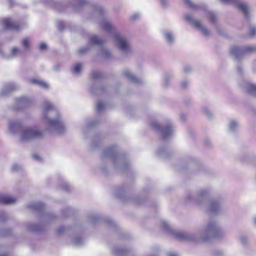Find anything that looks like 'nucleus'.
Here are the masks:
<instances>
[{
    "label": "nucleus",
    "instance_id": "nucleus-53",
    "mask_svg": "<svg viewBox=\"0 0 256 256\" xmlns=\"http://www.w3.org/2000/svg\"><path fill=\"white\" fill-rule=\"evenodd\" d=\"M32 157L34 159L36 160L40 161V156L38 154H34L32 155Z\"/></svg>",
    "mask_w": 256,
    "mask_h": 256
},
{
    "label": "nucleus",
    "instance_id": "nucleus-42",
    "mask_svg": "<svg viewBox=\"0 0 256 256\" xmlns=\"http://www.w3.org/2000/svg\"><path fill=\"white\" fill-rule=\"evenodd\" d=\"M90 91L93 94H97V91H98L100 93H102L104 91V90L103 88H96L94 87H92Z\"/></svg>",
    "mask_w": 256,
    "mask_h": 256
},
{
    "label": "nucleus",
    "instance_id": "nucleus-18",
    "mask_svg": "<svg viewBox=\"0 0 256 256\" xmlns=\"http://www.w3.org/2000/svg\"><path fill=\"white\" fill-rule=\"evenodd\" d=\"M16 202V199L14 198L6 195H0V204H14Z\"/></svg>",
    "mask_w": 256,
    "mask_h": 256
},
{
    "label": "nucleus",
    "instance_id": "nucleus-36",
    "mask_svg": "<svg viewBox=\"0 0 256 256\" xmlns=\"http://www.w3.org/2000/svg\"><path fill=\"white\" fill-rule=\"evenodd\" d=\"M105 107L104 104L102 102H98L96 104V111L98 112H101Z\"/></svg>",
    "mask_w": 256,
    "mask_h": 256
},
{
    "label": "nucleus",
    "instance_id": "nucleus-30",
    "mask_svg": "<svg viewBox=\"0 0 256 256\" xmlns=\"http://www.w3.org/2000/svg\"><path fill=\"white\" fill-rule=\"evenodd\" d=\"M100 54L107 59H110L112 58L111 52L106 48H102L100 52Z\"/></svg>",
    "mask_w": 256,
    "mask_h": 256
},
{
    "label": "nucleus",
    "instance_id": "nucleus-11",
    "mask_svg": "<svg viewBox=\"0 0 256 256\" xmlns=\"http://www.w3.org/2000/svg\"><path fill=\"white\" fill-rule=\"evenodd\" d=\"M30 100L26 96H20L14 99L12 109L16 111L21 110L30 106Z\"/></svg>",
    "mask_w": 256,
    "mask_h": 256
},
{
    "label": "nucleus",
    "instance_id": "nucleus-5",
    "mask_svg": "<svg viewBox=\"0 0 256 256\" xmlns=\"http://www.w3.org/2000/svg\"><path fill=\"white\" fill-rule=\"evenodd\" d=\"M8 128L12 134H18L22 142H28L34 139L40 138L44 136L42 131L36 128L24 126L20 122L18 121H10Z\"/></svg>",
    "mask_w": 256,
    "mask_h": 256
},
{
    "label": "nucleus",
    "instance_id": "nucleus-57",
    "mask_svg": "<svg viewBox=\"0 0 256 256\" xmlns=\"http://www.w3.org/2000/svg\"><path fill=\"white\" fill-rule=\"evenodd\" d=\"M106 222L110 225V226H114V222H112V220H110V219H108L106 220Z\"/></svg>",
    "mask_w": 256,
    "mask_h": 256
},
{
    "label": "nucleus",
    "instance_id": "nucleus-38",
    "mask_svg": "<svg viewBox=\"0 0 256 256\" xmlns=\"http://www.w3.org/2000/svg\"><path fill=\"white\" fill-rule=\"evenodd\" d=\"M60 187L62 190H64L66 192H68V191L70 190V188H71L70 186L68 184H67L66 182H64L60 186Z\"/></svg>",
    "mask_w": 256,
    "mask_h": 256
},
{
    "label": "nucleus",
    "instance_id": "nucleus-21",
    "mask_svg": "<svg viewBox=\"0 0 256 256\" xmlns=\"http://www.w3.org/2000/svg\"><path fill=\"white\" fill-rule=\"evenodd\" d=\"M239 127V124L238 121L235 120H230L229 124V130L230 132H236Z\"/></svg>",
    "mask_w": 256,
    "mask_h": 256
},
{
    "label": "nucleus",
    "instance_id": "nucleus-4",
    "mask_svg": "<svg viewBox=\"0 0 256 256\" xmlns=\"http://www.w3.org/2000/svg\"><path fill=\"white\" fill-rule=\"evenodd\" d=\"M43 119L46 124L47 129L50 132L62 134L65 130V126L60 114L50 102L44 100L42 106Z\"/></svg>",
    "mask_w": 256,
    "mask_h": 256
},
{
    "label": "nucleus",
    "instance_id": "nucleus-47",
    "mask_svg": "<svg viewBox=\"0 0 256 256\" xmlns=\"http://www.w3.org/2000/svg\"><path fill=\"white\" fill-rule=\"evenodd\" d=\"M89 50V46H86L82 48H80L78 50V52L80 54H84L86 52H88Z\"/></svg>",
    "mask_w": 256,
    "mask_h": 256
},
{
    "label": "nucleus",
    "instance_id": "nucleus-3",
    "mask_svg": "<svg viewBox=\"0 0 256 256\" xmlns=\"http://www.w3.org/2000/svg\"><path fill=\"white\" fill-rule=\"evenodd\" d=\"M211 190L209 188H204L198 190L196 194H187L186 200L188 202L192 203L200 208L214 214H222L224 208L223 202L221 199H214L208 200V197Z\"/></svg>",
    "mask_w": 256,
    "mask_h": 256
},
{
    "label": "nucleus",
    "instance_id": "nucleus-56",
    "mask_svg": "<svg viewBox=\"0 0 256 256\" xmlns=\"http://www.w3.org/2000/svg\"><path fill=\"white\" fill-rule=\"evenodd\" d=\"M167 256H178L177 254L174 252H168L167 253Z\"/></svg>",
    "mask_w": 256,
    "mask_h": 256
},
{
    "label": "nucleus",
    "instance_id": "nucleus-16",
    "mask_svg": "<svg viewBox=\"0 0 256 256\" xmlns=\"http://www.w3.org/2000/svg\"><path fill=\"white\" fill-rule=\"evenodd\" d=\"M2 24L5 29L12 30H18L20 26L15 22H12L8 18H4L2 20Z\"/></svg>",
    "mask_w": 256,
    "mask_h": 256
},
{
    "label": "nucleus",
    "instance_id": "nucleus-40",
    "mask_svg": "<svg viewBox=\"0 0 256 256\" xmlns=\"http://www.w3.org/2000/svg\"><path fill=\"white\" fill-rule=\"evenodd\" d=\"M240 240L241 244L244 246H246L248 244V238L244 236H242L240 237Z\"/></svg>",
    "mask_w": 256,
    "mask_h": 256
},
{
    "label": "nucleus",
    "instance_id": "nucleus-49",
    "mask_svg": "<svg viewBox=\"0 0 256 256\" xmlns=\"http://www.w3.org/2000/svg\"><path fill=\"white\" fill-rule=\"evenodd\" d=\"M6 214L5 212H0V221L4 222L6 220Z\"/></svg>",
    "mask_w": 256,
    "mask_h": 256
},
{
    "label": "nucleus",
    "instance_id": "nucleus-64",
    "mask_svg": "<svg viewBox=\"0 0 256 256\" xmlns=\"http://www.w3.org/2000/svg\"><path fill=\"white\" fill-rule=\"evenodd\" d=\"M190 165H192V163L190 162Z\"/></svg>",
    "mask_w": 256,
    "mask_h": 256
},
{
    "label": "nucleus",
    "instance_id": "nucleus-61",
    "mask_svg": "<svg viewBox=\"0 0 256 256\" xmlns=\"http://www.w3.org/2000/svg\"><path fill=\"white\" fill-rule=\"evenodd\" d=\"M70 212V209L68 208L65 210L66 213L68 212L69 213Z\"/></svg>",
    "mask_w": 256,
    "mask_h": 256
},
{
    "label": "nucleus",
    "instance_id": "nucleus-63",
    "mask_svg": "<svg viewBox=\"0 0 256 256\" xmlns=\"http://www.w3.org/2000/svg\"><path fill=\"white\" fill-rule=\"evenodd\" d=\"M0 256H8L6 254H0Z\"/></svg>",
    "mask_w": 256,
    "mask_h": 256
},
{
    "label": "nucleus",
    "instance_id": "nucleus-34",
    "mask_svg": "<svg viewBox=\"0 0 256 256\" xmlns=\"http://www.w3.org/2000/svg\"><path fill=\"white\" fill-rule=\"evenodd\" d=\"M100 217L99 216L96 215V214L90 215L89 216V220H90V222L93 224H95V223L97 222H98V220H100Z\"/></svg>",
    "mask_w": 256,
    "mask_h": 256
},
{
    "label": "nucleus",
    "instance_id": "nucleus-23",
    "mask_svg": "<svg viewBox=\"0 0 256 256\" xmlns=\"http://www.w3.org/2000/svg\"><path fill=\"white\" fill-rule=\"evenodd\" d=\"M128 250L126 248H122L120 246H116L114 248L112 252L116 255H120L124 254L127 253Z\"/></svg>",
    "mask_w": 256,
    "mask_h": 256
},
{
    "label": "nucleus",
    "instance_id": "nucleus-32",
    "mask_svg": "<svg viewBox=\"0 0 256 256\" xmlns=\"http://www.w3.org/2000/svg\"><path fill=\"white\" fill-rule=\"evenodd\" d=\"M125 189L124 188H118L116 190V196L117 198H122L124 197Z\"/></svg>",
    "mask_w": 256,
    "mask_h": 256
},
{
    "label": "nucleus",
    "instance_id": "nucleus-37",
    "mask_svg": "<svg viewBox=\"0 0 256 256\" xmlns=\"http://www.w3.org/2000/svg\"><path fill=\"white\" fill-rule=\"evenodd\" d=\"M211 255L212 256H224V252L219 250H215L212 252Z\"/></svg>",
    "mask_w": 256,
    "mask_h": 256
},
{
    "label": "nucleus",
    "instance_id": "nucleus-51",
    "mask_svg": "<svg viewBox=\"0 0 256 256\" xmlns=\"http://www.w3.org/2000/svg\"><path fill=\"white\" fill-rule=\"evenodd\" d=\"M47 45L45 42H42L40 46V50H44L46 49Z\"/></svg>",
    "mask_w": 256,
    "mask_h": 256
},
{
    "label": "nucleus",
    "instance_id": "nucleus-58",
    "mask_svg": "<svg viewBox=\"0 0 256 256\" xmlns=\"http://www.w3.org/2000/svg\"><path fill=\"white\" fill-rule=\"evenodd\" d=\"M237 72L239 74H241L242 72V68L240 66H238L236 68Z\"/></svg>",
    "mask_w": 256,
    "mask_h": 256
},
{
    "label": "nucleus",
    "instance_id": "nucleus-29",
    "mask_svg": "<svg viewBox=\"0 0 256 256\" xmlns=\"http://www.w3.org/2000/svg\"><path fill=\"white\" fill-rule=\"evenodd\" d=\"M246 90L249 94H256V84H248Z\"/></svg>",
    "mask_w": 256,
    "mask_h": 256
},
{
    "label": "nucleus",
    "instance_id": "nucleus-26",
    "mask_svg": "<svg viewBox=\"0 0 256 256\" xmlns=\"http://www.w3.org/2000/svg\"><path fill=\"white\" fill-rule=\"evenodd\" d=\"M82 67V64L78 63L73 66L71 70L74 74L78 75L81 72Z\"/></svg>",
    "mask_w": 256,
    "mask_h": 256
},
{
    "label": "nucleus",
    "instance_id": "nucleus-62",
    "mask_svg": "<svg viewBox=\"0 0 256 256\" xmlns=\"http://www.w3.org/2000/svg\"><path fill=\"white\" fill-rule=\"evenodd\" d=\"M254 224L256 226V216L254 218Z\"/></svg>",
    "mask_w": 256,
    "mask_h": 256
},
{
    "label": "nucleus",
    "instance_id": "nucleus-6",
    "mask_svg": "<svg viewBox=\"0 0 256 256\" xmlns=\"http://www.w3.org/2000/svg\"><path fill=\"white\" fill-rule=\"evenodd\" d=\"M102 157L109 158L113 162L115 168L119 171H124L128 168L126 156L118 152L116 146H110L104 150Z\"/></svg>",
    "mask_w": 256,
    "mask_h": 256
},
{
    "label": "nucleus",
    "instance_id": "nucleus-28",
    "mask_svg": "<svg viewBox=\"0 0 256 256\" xmlns=\"http://www.w3.org/2000/svg\"><path fill=\"white\" fill-rule=\"evenodd\" d=\"M28 229L32 232H40L42 229V227L41 225L38 224H30L28 226Z\"/></svg>",
    "mask_w": 256,
    "mask_h": 256
},
{
    "label": "nucleus",
    "instance_id": "nucleus-45",
    "mask_svg": "<svg viewBox=\"0 0 256 256\" xmlns=\"http://www.w3.org/2000/svg\"><path fill=\"white\" fill-rule=\"evenodd\" d=\"M182 70L184 73L188 74L191 72L192 68L190 66L186 65L184 66Z\"/></svg>",
    "mask_w": 256,
    "mask_h": 256
},
{
    "label": "nucleus",
    "instance_id": "nucleus-33",
    "mask_svg": "<svg viewBox=\"0 0 256 256\" xmlns=\"http://www.w3.org/2000/svg\"><path fill=\"white\" fill-rule=\"evenodd\" d=\"M91 77L94 80H97L102 76V74L99 71H93L91 73Z\"/></svg>",
    "mask_w": 256,
    "mask_h": 256
},
{
    "label": "nucleus",
    "instance_id": "nucleus-8",
    "mask_svg": "<svg viewBox=\"0 0 256 256\" xmlns=\"http://www.w3.org/2000/svg\"><path fill=\"white\" fill-rule=\"evenodd\" d=\"M230 54L236 60H240L245 54L256 52V46H248L239 47L232 46L230 48Z\"/></svg>",
    "mask_w": 256,
    "mask_h": 256
},
{
    "label": "nucleus",
    "instance_id": "nucleus-17",
    "mask_svg": "<svg viewBox=\"0 0 256 256\" xmlns=\"http://www.w3.org/2000/svg\"><path fill=\"white\" fill-rule=\"evenodd\" d=\"M70 1V5L72 8L76 11H78L82 8V7L88 3V0H69Z\"/></svg>",
    "mask_w": 256,
    "mask_h": 256
},
{
    "label": "nucleus",
    "instance_id": "nucleus-12",
    "mask_svg": "<svg viewBox=\"0 0 256 256\" xmlns=\"http://www.w3.org/2000/svg\"><path fill=\"white\" fill-rule=\"evenodd\" d=\"M185 20L192 24L194 26L204 35L208 36L210 34V31L206 27L202 26L200 22L194 20L190 15L186 14L185 16Z\"/></svg>",
    "mask_w": 256,
    "mask_h": 256
},
{
    "label": "nucleus",
    "instance_id": "nucleus-24",
    "mask_svg": "<svg viewBox=\"0 0 256 256\" xmlns=\"http://www.w3.org/2000/svg\"><path fill=\"white\" fill-rule=\"evenodd\" d=\"M30 82L32 84L38 85L40 86H41L44 88H48V84L46 82H45L44 81L40 80L36 78H32L30 80Z\"/></svg>",
    "mask_w": 256,
    "mask_h": 256
},
{
    "label": "nucleus",
    "instance_id": "nucleus-27",
    "mask_svg": "<svg viewBox=\"0 0 256 256\" xmlns=\"http://www.w3.org/2000/svg\"><path fill=\"white\" fill-rule=\"evenodd\" d=\"M206 16L210 20L211 23L213 24L216 23V14L214 12L211 10L206 12Z\"/></svg>",
    "mask_w": 256,
    "mask_h": 256
},
{
    "label": "nucleus",
    "instance_id": "nucleus-55",
    "mask_svg": "<svg viewBox=\"0 0 256 256\" xmlns=\"http://www.w3.org/2000/svg\"><path fill=\"white\" fill-rule=\"evenodd\" d=\"M160 2L162 5L164 6H166L167 5V0H159Z\"/></svg>",
    "mask_w": 256,
    "mask_h": 256
},
{
    "label": "nucleus",
    "instance_id": "nucleus-46",
    "mask_svg": "<svg viewBox=\"0 0 256 256\" xmlns=\"http://www.w3.org/2000/svg\"><path fill=\"white\" fill-rule=\"evenodd\" d=\"M256 34V28L254 26H250V34L251 36H254Z\"/></svg>",
    "mask_w": 256,
    "mask_h": 256
},
{
    "label": "nucleus",
    "instance_id": "nucleus-19",
    "mask_svg": "<svg viewBox=\"0 0 256 256\" xmlns=\"http://www.w3.org/2000/svg\"><path fill=\"white\" fill-rule=\"evenodd\" d=\"M90 44L91 45H96L98 46H102L104 44V41L100 38L96 36H94L90 38Z\"/></svg>",
    "mask_w": 256,
    "mask_h": 256
},
{
    "label": "nucleus",
    "instance_id": "nucleus-54",
    "mask_svg": "<svg viewBox=\"0 0 256 256\" xmlns=\"http://www.w3.org/2000/svg\"><path fill=\"white\" fill-rule=\"evenodd\" d=\"M64 26V24L63 22H59L58 23V28L60 30H62Z\"/></svg>",
    "mask_w": 256,
    "mask_h": 256
},
{
    "label": "nucleus",
    "instance_id": "nucleus-7",
    "mask_svg": "<svg viewBox=\"0 0 256 256\" xmlns=\"http://www.w3.org/2000/svg\"><path fill=\"white\" fill-rule=\"evenodd\" d=\"M151 126L154 129L160 132L164 140H168L170 138L175 132L174 124L170 122L161 126L157 122L154 120L151 122Z\"/></svg>",
    "mask_w": 256,
    "mask_h": 256
},
{
    "label": "nucleus",
    "instance_id": "nucleus-10",
    "mask_svg": "<svg viewBox=\"0 0 256 256\" xmlns=\"http://www.w3.org/2000/svg\"><path fill=\"white\" fill-rule=\"evenodd\" d=\"M226 4H232L242 14L245 18L248 20L250 17V8L248 5L245 2H240V0H220Z\"/></svg>",
    "mask_w": 256,
    "mask_h": 256
},
{
    "label": "nucleus",
    "instance_id": "nucleus-22",
    "mask_svg": "<svg viewBox=\"0 0 256 256\" xmlns=\"http://www.w3.org/2000/svg\"><path fill=\"white\" fill-rule=\"evenodd\" d=\"M163 35L168 44H173L174 38V34L172 32H166L163 33Z\"/></svg>",
    "mask_w": 256,
    "mask_h": 256
},
{
    "label": "nucleus",
    "instance_id": "nucleus-39",
    "mask_svg": "<svg viewBox=\"0 0 256 256\" xmlns=\"http://www.w3.org/2000/svg\"><path fill=\"white\" fill-rule=\"evenodd\" d=\"M172 76L168 74H166L164 77L163 86H166L168 85V82L171 79Z\"/></svg>",
    "mask_w": 256,
    "mask_h": 256
},
{
    "label": "nucleus",
    "instance_id": "nucleus-13",
    "mask_svg": "<svg viewBox=\"0 0 256 256\" xmlns=\"http://www.w3.org/2000/svg\"><path fill=\"white\" fill-rule=\"evenodd\" d=\"M18 86L14 82H8L2 88L0 92V96H4L10 92L16 90Z\"/></svg>",
    "mask_w": 256,
    "mask_h": 256
},
{
    "label": "nucleus",
    "instance_id": "nucleus-9",
    "mask_svg": "<svg viewBox=\"0 0 256 256\" xmlns=\"http://www.w3.org/2000/svg\"><path fill=\"white\" fill-rule=\"evenodd\" d=\"M28 208L32 210L40 212V219L42 222H50L55 218V216L52 214L44 212V206L40 202H33L28 206Z\"/></svg>",
    "mask_w": 256,
    "mask_h": 256
},
{
    "label": "nucleus",
    "instance_id": "nucleus-52",
    "mask_svg": "<svg viewBox=\"0 0 256 256\" xmlns=\"http://www.w3.org/2000/svg\"><path fill=\"white\" fill-rule=\"evenodd\" d=\"M189 82L186 80L182 82V88H186L188 86Z\"/></svg>",
    "mask_w": 256,
    "mask_h": 256
},
{
    "label": "nucleus",
    "instance_id": "nucleus-43",
    "mask_svg": "<svg viewBox=\"0 0 256 256\" xmlns=\"http://www.w3.org/2000/svg\"><path fill=\"white\" fill-rule=\"evenodd\" d=\"M66 230V229L63 226H60L56 230V233L58 234H64Z\"/></svg>",
    "mask_w": 256,
    "mask_h": 256
},
{
    "label": "nucleus",
    "instance_id": "nucleus-48",
    "mask_svg": "<svg viewBox=\"0 0 256 256\" xmlns=\"http://www.w3.org/2000/svg\"><path fill=\"white\" fill-rule=\"evenodd\" d=\"M89 50V46H86L82 48H80L78 50V52L80 54H84L86 52H88Z\"/></svg>",
    "mask_w": 256,
    "mask_h": 256
},
{
    "label": "nucleus",
    "instance_id": "nucleus-25",
    "mask_svg": "<svg viewBox=\"0 0 256 256\" xmlns=\"http://www.w3.org/2000/svg\"><path fill=\"white\" fill-rule=\"evenodd\" d=\"M157 154L163 158H166L168 156V152L165 148H158L156 152Z\"/></svg>",
    "mask_w": 256,
    "mask_h": 256
},
{
    "label": "nucleus",
    "instance_id": "nucleus-44",
    "mask_svg": "<svg viewBox=\"0 0 256 256\" xmlns=\"http://www.w3.org/2000/svg\"><path fill=\"white\" fill-rule=\"evenodd\" d=\"M186 4L189 7L193 8H196V6L194 5L192 2L190 0H184Z\"/></svg>",
    "mask_w": 256,
    "mask_h": 256
},
{
    "label": "nucleus",
    "instance_id": "nucleus-1",
    "mask_svg": "<svg viewBox=\"0 0 256 256\" xmlns=\"http://www.w3.org/2000/svg\"><path fill=\"white\" fill-rule=\"evenodd\" d=\"M160 227L162 230L172 234L179 240L194 242L200 241L206 242L212 238L219 237L223 234L218 223L214 220H209L200 232L198 233L173 230L169 224L164 220L160 222Z\"/></svg>",
    "mask_w": 256,
    "mask_h": 256
},
{
    "label": "nucleus",
    "instance_id": "nucleus-59",
    "mask_svg": "<svg viewBox=\"0 0 256 256\" xmlns=\"http://www.w3.org/2000/svg\"><path fill=\"white\" fill-rule=\"evenodd\" d=\"M180 118L182 121H184L186 119V116L183 114H180Z\"/></svg>",
    "mask_w": 256,
    "mask_h": 256
},
{
    "label": "nucleus",
    "instance_id": "nucleus-15",
    "mask_svg": "<svg viewBox=\"0 0 256 256\" xmlns=\"http://www.w3.org/2000/svg\"><path fill=\"white\" fill-rule=\"evenodd\" d=\"M24 54L22 49L17 46H13L11 48L9 54L6 56V58L10 59L22 56Z\"/></svg>",
    "mask_w": 256,
    "mask_h": 256
},
{
    "label": "nucleus",
    "instance_id": "nucleus-2",
    "mask_svg": "<svg viewBox=\"0 0 256 256\" xmlns=\"http://www.w3.org/2000/svg\"><path fill=\"white\" fill-rule=\"evenodd\" d=\"M92 8L90 18L96 19L98 22H102V28L112 36L116 45L124 56H128L132 54V48L128 39L124 36L117 33L116 28L104 18L106 11L104 7L98 4H94Z\"/></svg>",
    "mask_w": 256,
    "mask_h": 256
},
{
    "label": "nucleus",
    "instance_id": "nucleus-14",
    "mask_svg": "<svg viewBox=\"0 0 256 256\" xmlns=\"http://www.w3.org/2000/svg\"><path fill=\"white\" fill-rule=\"evenodd\" d=\"M123 75L126 77L128 80L135 84H142V80L140 78H137L134 76L128 69H126L123 71Z\"/></svg>",
    "mask_w": 256,
    "mask_h": 256
},
{
    "label": "nucleus",
    "instance_id": "nucleus-35",
    "mask_svg": "<svg viewBox=\"0 0 256 256\" xmlns=\"http://www.w3.org/2000/svg\"><path fill=\"white\" fill-rule=\"evenodd\" d=\"M202 112L208 118L212 116V114L208 107H204L202 108Z\"/></svg>",
    "mask_w": 256,
    "mask_h": 256
},
{
    "label": "nucleus",
    "instance_id": "nucleus-41",
    "mask_svg": "<svg viewBox=\"0 0 256 256\" xmlns=\"http://www.w3.org/2000/svg\"><path fill=\"white\" fill-rule=\"evenodd\" d=\"M96 121L94 120H88L87 122L86 126L84 128L88 129V128H90L92 127L96 124Z\"/></svg>",
    "mask_w": 256,
    "mask_h": 256
},
{
    "label": "nucleus",
    "instance_id": "nucleus-50",
    "mask_svg": "<svg viewBox=\"0 0 256 256\" xmlns=\"http://www.w3.org/2000/svg\"><path fill=\"white\" fill-rule=\"evenodd\" d=\"M20 166L18 164H14L12 166V170L14 172L18 170L20 168Z\"/></svg>",
    "mask_w": 256,
    "mask_h": 256
},
{
    "label": "nucleus",
    "instance_id": "nucleus-60",
    "mask_svg": "<svg viewBox=\"0 0 256 256\" xmlns=\"http://www.w3.org/2000/svg\"><path fill=\"white\" fill-rule=\"evenodd\" d=\"M138 16H139L138 14H134L132 16L131 18L132 20H135L136 18H138Z\"/></svg>",
    "mask_w": 256,
    "mask_h": 256
},
{
    "label": "nucleus",
    "instance_id": "nucleus-31",
    "mask_svg": "<svg viewBox=\"0 0 256 256\" xmlns=\"http://www.w3.org/2000/svg\"><path fill=\"white\" fill-rule=\"evenodd\" d=\"M72 243L76 246H82L84 242V240L82 238L76 236L72 240Z\"/></svg>",
    "mask_w": 256,
    "mask_h": 256
},
{
    "label": "nucleus",
    "instance_id": "nucleus-20",
    "mask_svg": "<svg viewBox=\"0 0 256 256\" xmlns=\"http://www.w3.org/2000/svg\"><path fill=\"white\" fill-rule=\"evenodd\" d=\"M30 38L28 37H24L22 39V50L24 51H28L30 48Z\"/></svg>",
    "mask_w": 256,
    "mask_h": 256
}]
</instances>
